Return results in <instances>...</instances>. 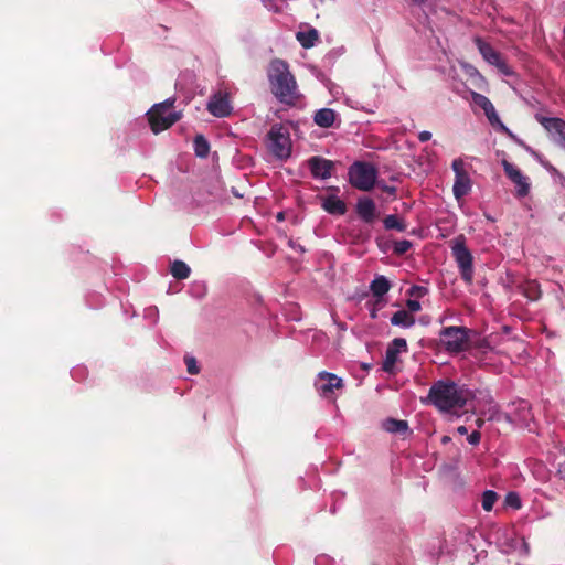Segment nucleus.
<instances>
[{"label":"nucleus","mask_w":565,"mask_h":565,"mask_svg":"<svg viewBox=\"0 0 565 565\" xmlns=\"http://www.w3.org/2000/svg\"><path fill=\"white\" fill-rule=\"evenodd\" d=\"M335 120V111L331 108H321L316 111L313 121L317 126L322 128H330Z\"/></svg>","instance_id":"nucleus-19"},{"label":"nucleus","mask_w":565,"mask_h":565,"mask_svg":"<svg viewBox=\"0 0 565 565\" xmlns=\"http://www.w3.org/2000/svg\"><path fill=\"white\" fill-rule=\"evenodd\" d=\"M452 170L455 172V177H459L461 174H466L467 171L465 170V163L461 159H455L452 161Z\"/></svg>","instance_id":"nucleus-33"},{"label":"nucleus","mask_w":565,"mask_h":565,"mask_svg":"<svg viewBox=\"0 0 565 565\" xmlns=\"http://www.w3.org/2000/svg\"><path fill=\"white\" fill-rule=\"evenodd\" d=\"M194 152L199 158H206L210 152V143L203 135H196L193 141Z\"/></svg>","instance_id":"nucleus-25"},{"label":"nucleus","mask_w":565,"mask_h":565,"mask_svg":"<svg viewBox=\"0 0 565 565\" xmlns=\"http://www.w3.org/2000/svg\"><path fill=\"white\" fill-rule=\"evenodd\" d=\"M264 3H265V6H266L269 10H274L275 12H278V11H279L278 7H277V6H275V4H273V3H270L269 1H268V3H267L266 1H264Z\"/></svg>","instance_id":"nucleus-42"},{"label":"nucleus","mask_w":565,"mask_h":565,"mask_svg":"<svg viewBox=\"0 0 565 565\" xmlns=\"http://www.w3.org/2000/svg\"><path fill=\"white\" fill-rule=\"evenodd\" d=\"M297 40L305 49H310L315 45L319 38V33L316 29H310L306 32H298L296 34Z\"/></svg>","instance_id":"nucleus-23"},{"label":"nucleus","mask_w":565,"mask_h":565,"mask_svg":"<svg viewBox=\"0 0 565 565\" xmlns=\"http://www.w3.org/2000/svg\"><path fill=\"white\" fill-rule=\"evenodd\" d=\"M535 119L548 132L551 139L565 149V120L558 117H546L540 114L535 115Z\"/></svg>","instance_id":"nucleus-9"},{"label":"nucleus","mask_w":565,"mask_h":565,"mask_svg":"<svg viewBox=\"0 0 565 565\" xmlns=\"http://www.w3.org/2000/svg\"><path fill=\"white\" fill-rule=\"evenodd\" d=\"M476 348L482 349V350H491V347L489 344V341L487 339L479 340L476 344Z\"/></svg>","instance_id":"nucleus-38"},{"label":"nucleus","mask_w":565,"mask_h":565,"mask_svg":"<svg viewBox=\"0 0 565 565\" xmlns=\"http://www.w3.org/2000/svg\"><path fill=\"white\" fill-rule=\"evenodd\" d=\"M412 248V242L407 239H402L398 242H395L393 252L397 256H402L406 254Z\"/></svg>","instance_id":"nucleus-31"},{"label":"nucleus","mask_w":565,"mask_h":565,"mask_svg":"<svg viewBox=\"0 0 565 565\" xmlns=\"http://www.w3.org/2000/svg\"><path fill=\"white\" fill-rule=\"evenodd\" d=\"M407 350V342L403 338H395L387 347L382 364L384 372L391 373L397 361L398 353Z\"/></svg>","instance_id":"nucleus-12"},{"label":"nucleus","mask_w":565,"mask_h":565,"mask_svg":"<svg viewBox=\"0 0 565 565\" xmlns=\"http://www.w3.org/2000/svg\"><path fill=\"white\" fill-rule=\"evenodd\" d=\"M450 440H451V438L449 436H443L441 437V443L443 444H448Z\"/></svg>","instance_id":"nucleus-44"},{"label":"nucleus","mask_w":565,"mask_h":565,"mask_svg":"<svg viewBox=\"0 0 565 565\" xmlns=\"http://www.w3.org/2000/svg\"><path fill=\"white\" fill-rule=\"evenodd\" d=\"M457 431H458V434H460V435H466V434H468V429H467V427H466V426H459V427L457 428Z\"/></svg>","instance_id":"nucleus-43"},{"label":"nucleus","mask_w":565,"mask_h":565,"mask_svg":"<svg viewBox=\"0 0 565 565\" xmlns=\"http://www.w3.org/2000/svg\"><path fill=\"white\" fill-rule=\"evenodd\" d=\"M382 307L380 305H376L375 302L373 303V308H372V311H371V317L374 319L376 318V310L377 309H381Z\"/></svg>","instance_id":"nucleus-41"},{"label":"nucleus","mask_w":565,"mask_h":565,"mask_svg":"<svg viewBox=\"0 0 565 565\" xmlns=\"http://www.w3.org/2000/svg\"><path fill=\"white\" fill-rule=\"evenodd\" d=\"M391 323L393 326L409 328L415 324V317L406 310H398L392 316Z\"/></svg>","instance_id":"nucleus-21"},{"label":"nucleus","mask_w":565,"mask_h":565,"mask_svg":"<svg viewBox=\"0 0 565 565\" xmlns=\"http://www.w3.org/2000/svg\"><path fill=\"white\" fill-rule=\"evenodd\" d=\"M475 43L483 60L495 66L500 73L505 76H512L514 74L512 67L507 63L502 54L495 51L490 43L484 42L481 38H476Z\"/></svg>","instance_id":"nucleus-8"},{"label":"nucleus","mask_w":565,"mask_h":565,"mask_svg":"<svg viewBox=\"0 0 565 565\" xmlns=\"http://www.w3.org/2000/svg\"><path fill=\"white\" fill-rule=\"evenodd\" d=\"M267 76L271 94L281 104L295 106L301 94L288 63L280 58L273 60L269 64Z\"/></svg>","instance_id":"nucleus-1"},{"label":"nucleus","mask_w":565,"mask_h":565,"mask_svg":"<svg viewBox=\"0 0 565 565\" xmlns=\"http://www.w3.org/2000/svg\"><path fill=\"white\" fill-rule=\"evenodd\" d=\"M356 214L363 222L372 224L377 217L374 201L370 198L359 199L356 203Z\"/></svg>","instance_id":"nucleus-14"},{"label":"nucleus","mask_w":565,"mask_h":565,"mask_svg":"<svg viewBox=\"0 0 565 565\" xmlns=\"http://www.w3.org/2000/svg\"><path fill=\"white\" fill-rule=\"evenodd\" d=\"M316 388L322 396H328L333 393L334 390H339L343 387V381L339 376L333 373L322 371L318 374V380L316 381Z\"/></svg>","instance_id":"nucleus-10"},{"label":"nucleus","mask_w":565,"mask_h":565,"mask_svg":"<svg viewBox=\"0 0 565 565\" xmlns=\"http://www.w3.org/2000/svg\"><path fill=\"white\" fill-rule=\"evenodd\" d=\"M381 190L390 195L396 194V188L392 185L382 184L380 185Z\"/></svg>","instance_id":"nucleus-39"},{"label":"nucleus","mask_w":565,"mask_h":565,"mask_svg":"<svg viewBox=\"0 0 565 565\" xmlns=\"http://www.w3.org/2000/svg\"><path fill=\"white\" fill-rule=\"evenodd\" d=\"M499 495L492 490H487L482 494L481 505L484 511H491Z\"/></svg>","instance_id":"nucleus-27"},{"label":"nucleus","mask_w":565,"mask_h":565,"mask_svg":"<svg viewBox=\"0 0 565 565\" xmlns=\"http://www.w3.org/2000/svg\"><path fill=\"white\" fill-rule=\"evenodd\" d=\"M406 311H408L409 313L417 312L422 308L420 302L417 299H408L406 301Z\"/></svg>","instance_id":"nucleus-36"},{"label":"nucleus","mask_w":565,"mask_h":565,"mask_svg":"<svg viewBox=\"0 0 565 565\" xmlns=\"http://www.w3.org/2000/svg\"><path fill=\"white\" fill-rule=\"evenodd\" d=\"M382 428L387 433L396 434L403 437L411 433L407 420L396 419L392 417L383 420Z\"/></svg>","instance_id":"nucleus-16"},{"label":"nucleus","mask_w":565,"mask_h":565,"mask_svg":"<svg viewBox=\"0 0 565 565\" xmlns=\"http://www.w3.org/2000/svg\"><path fill=\"white\" fill-rule=\"evenodd\" d=\"M390 289L391 284L384 276H379L371 282L370 290L372 295L376 298V305L384 307L385 301L383 300V296L386 295Z\"/></svg>","instance_id":"nucleus-15"},{"label":"nucleus","mask_w":565,"mask_h":565,"mask_svg":"<svg viewBox=\"0 0 565 565\" xmlns=\"http://www.w3.org/2000/svg\"><path fill=\"white\" fill-rule=\"evenodd\" d=\"M184 361H185V364H186L188 372L190 374H198L199 373V367H198L195 358H193V356H185Z\"/></svg>","instance_id":"nucleus-34"},{"label":"nucleus","mask_w":565,"mask_h":565,"mask_svg":"<svg viewBox=\"0 0 565 565\" xmlns=\"http://www.w3.org/2000/svg\"><path fill=\"white\" fill-rule=\"evenodd\" d=\"M206 109L210 114L218 118L227 117L232 113V106L227 95L221 93H216L210 98Z\"/></svg>","instance_id":"nucleus-13"},{"label":"nucleus","mask_w":565,"mask_h":565,"mask_svg":"<svg viewBox=\"0 0 565 565\" xmlns=\"http://www.w3.org/2000/svg\"><path fill=\"white\" fill-rule=\"evenodd\" d=\"M480 439H481V434L478 430H473L468 436V443L471 444V445H478L480 443Z\"/></svg>","instance_id":"nucleus-37"},{"label":"nucleus","mask_w":565,"mask_h":565,"mask_svg":"<svg viewBox=\"0 0 565 565\" xmlns=\"http://www.w3.org/2000/svg\"><path fill=\"white\" fill-rule=\"evenodd\" d=\"M174 102V98H168L162 103L153 105L147 113L148 121L153 134L157 135L169 129L181 119L180 113L171 111Z\"/></svg>","instance_id":"nucleus-3"},{"label":"nucleus","mask_w":565,"mask_h":565,"mask_svg":"<svg viewBox=\"0 0 565 565\" xmlns=\"http://www.w3.org/2000/svg\"><path fill=\"white\" fill-rule=\"evenodd\" d=\"M423 404L433 405L440 412L460 409L466 405V397L458 385L449 380H440L431 385L428 395L420 398Z\"/></svg>","instance_id":"nucleus-2"},{"label":"nucleus","mask_w":565,"mask_h":565,"mask_svg":"<svg viewBox=\"0 0 565 565\" xmlns=\"http://www.w3.org/2000/svg\"><path fill=\"white\" fill-rule=\"evenodd\" d=\"M520 290H521L522 295L531 301H536L542 296L540 284L536 280L524 281L520 286Z\"/></svg>","instance_id":"nucleus-20"},{"label":"nucleus","mask_w":565,"mask_h":565,"mask_svg":"<svg viewBox=\"0 0 565 565\" xmlns=\"http://www.w3.org/2000/svg\"><path fill=\"white\" fill-rule=\"evenodd\" d=\"M486 117L488 118L491 126L500 129L502 132L511 135L510 130L505 127V125L500 120L494 106L486 111Z\"/></svg>","instance_id":"nucleus-26"},{"label":"nucleus","mask_w":565,"mask_h":565,"mask_svg":"<svg viewBox=\"0 0 565 565\" xmlns=\"http://www.w3.org/2000/svg\"><path fill=\"white\" fill-rule=\"evenodd\" d=\"M470 330L466 327H446L439 332L440 341L450 353H459L468 348Z\"/></svg>","instance_id":"nucleus-6"},{"label":"nucleus","mask_w":565,"mask_h":565,"mask_svg":"<svg viewBox=\"0 0 565 565\" xmlns=\"http://www.w3.org/2000/svg\"><path fill=\"white\" fill-rule=\"evenodd\" d=\"M322 207L324 211L332 215H344L347 212L345 203L335 195L323 198Z\"/></svg>","instance_id":"nucleus-17"},{"label":"nucleus","mask_w":565,"mask_h":565,"mask_svg":"<svg viewBox=\"0 0 565 565\" xmlns=\"http://www.w3.org/2000/svg\"><path fill=\"white\" fill-rule=\"evenodd\" d=\"M418 139L420 142H426L431 139V132L424 130L419 132Z\"/></svg>","instance_id":"nucleus-40"},{"label":"nucleus","mask_w":565,"mask_h":565,"mask_svg":"<svg viewBox=\"0 0 565 565\" xmlns=\"http://www.w3.org/2000/svg\"><path fill=\"white\" fill-rule=\"evenodd\" d=\"M428 294V288L424 286L414 285L407 290L409 297L423 298Z\"/></svg>","instance_id":"nucleus-32"},{"label":"nucleus","mask_w":565,"mask_h":565,"mask_svg":"<svg viewBox=\"0 0 565 565\" xmlns=\"http://www.w3.org/2000/svg\"><path fill=\"white\" fill-rule=\"evenodd\" d=\"M277 220L278 221H282L284 220V214L281 212L277 214Z\"/></svg>","instance_id":"nucleus-46"},{"label":"nucleus","mask_w":565,"mask_h":565,"mask_svg":"<svg viewBox=\"0 0 565 565\" xmlns=\"http://www.w3.org/2000/svg\"><path fill=\"white\" fill-rule=\"evenodd\" d=\"M268 148L278 159H287L291 154V141L289 131L282 125L276 124L268 131Z\"/></svg>","instance_id":"nucleus-5"},{"label":"nucleus","mask_w":565,"mask_h":565,"mask_svg":"<svg viewBox=\"0 0 565 565\" xmlns=\"http://www.w3.org/2000/svg\"><path fill=\"white\" fill-rule=\"evenodd\" d=\"M505 500L510 507H513L515 509L521 508V501H520V498L518 497V494L511 492L507 495Z\"/></svg>","instance_id":"nucleus-35"},{"label":"nucleus","mask_w":565,"mask_h":565,"mask_svg":"<svg viewBox=\"0 0 565 565\" xmlns=\"http://www.w3.org/2000/svg\"><path fill=\"white\" fill-rule=\"evenodd\" d=\"M307 163L315 179H329L334 170L333 161L319 156L311 157Z\"/></svg>","instance_id":"nucleus-11"},{"label":"nucleus","mask_w":565,"mask_h":565,"mask_svg":"<svg viewBox=\"0 0 565 565\" xmlns=\"http://www.w3.org/2000/svg\"><path fill=\"white\" fill-rule=\"evenodd\" d=\"M233 194L237 198H243V194L238 193L235 189L232 190Z\"/></svg>","instance_id":"nucleus-45"},{"label":"nucleus","mask_w":565,"mask_h":565,"mask_svg":"<svg viewBox=\"0 0 565 565\" xmlns=\"http://www.w3.org/2000/svg\"><path fill=\"white\" fill-rule=\"evenodd\" d=\"M170 271L175 279L183 280L189 278L191 268L183 260H174Z\"/></svg>","instance_id":"nucleus-24"},{"label":"nucleus","mask_w":565,"mask_h":565,"mask_svg":"<svg viewBox=\"0 0 565 565\" xmlns=\"http://www.w3.org/2000/svg\"><path fill=\"white\" fill-rule=\"evenodd\" d=\"M383 225L387 231L395 230L397 232H404L407 228L406 222L396 214L386 215L383 218Z\"/></svg>","instance_id":"nucleus-22"},{"label":"nucleus","mask_w":565,"mask_h":565,"mask_svg":"<svg viewBox=\"0 0 565 565\" xmlns=\"http://www.w3.org/2000/svg\"><path fill=\"white\" fill-rule=\"evenodd\" d=\"M502 166L505 174L512 182H514V180L519 179L522 175V172L507 160H503Z\"/></svg>","instance_id":"nucleus-30"},{"label":"nucleus","mask_w":565,"mask_h":565,"mask_svg":"<svg viewBox=\"0 0 565 565\" xmlns=\"http://www.w3.org/2000/svg\"><path fill=\"white\" fill-rule=\"evenodd\" d=\"M471 190V179L468 173L455 177V183L452 186L454 196L457 200L466 196Z\"/></svg>","instance_id":"nucleus-18"},{"label":"nucleus","mask_w":565,"mask_h":565,"mask_svg":"<svg viewBox=\"0 0 565 565\" xmlns=\"http://www.w3.org/2000/svg\"><path fill=\"white\" fill-rule=\"evenodd\" d=\"M451 243V253L458 265L461 278L470 285L473 280V257L466 246V238L463 235H459Z\"/></svg>","instance_id":"nucleus-4"},{"label":"nucleus","mask_w":565,"mask_h":565,"mask_svg":"<svg viewBox=\"0 0 565 565\" xmlns=\"http://www.w3.org/2000/svg\"><path fill=\"white\" fill-rule=\"evenodd\" d=\"M471 98H472V102L479 106L480 108H482V110L486 113V111H489L490 108L493 107V104L491 103V100L482 95V94H479V93H476V92H472L471 93Z\"/></svg>","instance_id":"nucleus-28"},{"label":"nucleus","mask_w":565,"mask_h":565,"mask_svg":"<svg viewBox=\"0 0 565 565\" xmlns=\"http://www.w3.org/2000/svg\"><path fill=\"white\" fill-rule=\"evenodd\" d=\"M352 186L361 191H370L376 181V170L369 163L354 162L349 169Z\"/></svg>","instance_id":"nucleus-7"},{"label":"nucleus","mask_w":565,"mask_h":565,"mask_svg":"<svg viewBox=\"0 0 565 565\" xmlns=\"http://www.w3.org/2000/svg\"><path fill=\"white\" fill-rule=\"evenodd\" d=\"M516 185V196L518 198H524L530 192V183L527 182V179L522 174L519 179L514 180Z\"/></svg>","instance_id":"nucleus-29"}]
</instances>
